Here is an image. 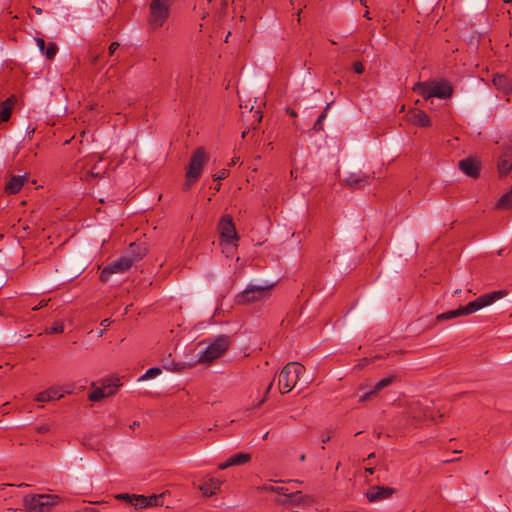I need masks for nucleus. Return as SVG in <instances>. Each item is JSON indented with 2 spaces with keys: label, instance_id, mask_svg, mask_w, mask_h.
Returning <instances> with one entry per match:
<instances>
[{
  "label": "nucleus",
  "instance_id": "obj_1",
  "mask_svg": "<svg viewBox=\"0 0 512 512\" xmlns=\"http://www.w3.org/2000/svg\"><path fill=\"white\" fill-rule=\"evenodd\" d=\"M504 294H505L504 291H493V292L484 294V295L478 297L476 300L469 302L465 306H461L457 309L450 310V311L439 314L436 317V320L444 321V320H450V319H454L456 317L472 314L486 306L493 304L497 300L501 299L504 296Z\"/></svg>",
  "mask_w": 512,
  "mask_h": 512
},
{
  "label": "nucleus",
  "instance_id": "obj_2",
  "mask_svg": "<svg viewBox=\"0 0 512 512\" xmlns=\"http://www.w3.org/2000/svg\"><path fill=\"white\" fill-rule=\"evenodd\" d=\"M209 157L203 147H198L191 155L187 171L185 174V183L183 189L188 191L202 175L203 167L208 162Z\"/></svg>",
  "mask_w": 512,
  "mask_h": 512
},
{
  "label": "nucleus",
  "instance_id": "obj_3",
  "mask_svg": "<svg viewBox=\"0 0 512 512\" xmlns=\"http://www.w3.org/2000/svg\"><path fill=\"white\" fill-rule=\"evenodd\" d=\"M230 346V337L219 335L208 341V345L197 354L199 363H211L223 355Z\"/></svg>",
  "mask_w": 512,
  "mask_h": 512
},
{
  "label": "nucleus",
  "instance_id": "obj_4",
  "mask_svg": "<svg viewBox=\"0 0 512 512\" xmlns=\"http://www.w3.org/2000/svg\"><path fill=\"white\" fill-rule=\"evenodd\" d=\"M305 368L298 362L288 363L280 372L278 377V385L281 393L290 392L297 384L300 376L304 373Z\"/></svg>",
  "mask_w": 512,
  "mask_h": 512
},
{
  "label": "nucleus",
  "instance_id": "obj_5",
  "mask_svg": "<svg viewBox=\"0 0 512 512\" xmlns=\"http://www.w3.org/2000/svg\"><path fill=\"white\" fill-rule=\"evenodd\" d=\"M143 257V253H139L134 256H122L108 265H106L100 274V280L102 282H108L111 275L123 274L127 272L139 259Z\"/></svg>",
  "mask_w": 512,
  "mask_h": 512
},
{
  "label": "nucleus",
  "instance_id": "obj_6",
  "mask_svg": "<svg viewBox=\"0 0 512 512\" xmlns=\"http://www.w3.org/2000/svg\"><path fill=\"white\" fill-rule=\"evenodd\" d=\"M413 91L422 95L426 100L432 97L446 99L452 94V88L446 81L435 82L432 84L427 82H418L414 85Z\"/></svg>",
  "mask_w": 512,
  "mask_h": 512
},
{
  "label": "nucleus",
  "instance_id": "obj_7",
  "mask_svg": "<svg viewBox=\"0 0 512 512\" xmlns=\"http://www.w3.org/2000/svg\"><path fill=\"white\" fill-rule=\"evenodd\" d=\"M60 502V497L54 494H38L26 496L23 504L27 512H48Z\"/></svg>",
  "mask_w": 512,
  "mask_h": 512
},
{
  "label": "nucleus",
  "instance_id": "obj_8",
  "mask_svg": "<svg viewBox=\"0 0 512 512\" xmlns=\"http://www.w3.org/2000/svg\"><path fill=\"white\" fill-rule=\"evenodd\" d=\"M172 0H151L148 23L153 29L162 27L169 17Z\"/></svg>",
  "mask_w": 512,
  "mask_h": 512
},
{
  "label": "nucleus",
  "instance_id": "obj_9",
  "mask_svg": "<svg viewBox=\"0 0 512 512\" xmlns=\"http://www.w3.org/2000/svg\"><path fill=\"white\" fill-rule=\"evenodd\" d=\"M272 285L259 286L249 285L245 290L238 293L235 297L237 304H249L252 302L260 301L269 295V291Z\"/></svg>",
  "mask_w": 512,
  "mask_h": 512
},
{
  "label": "nucleus",
  "instance_id": "obj_10",
  "mask_svg": "<svg viewBox=\"0 0 512 512\" xmlns=\"http://www.w3.org/2000/svg\"><path fill=\"white\" fill-rule=\"evenodd\" d=\"M120 386L121 383L118 378L106 379L102 383V386L93 389V391L89 394V400L97 402L106 397H109L115 394Z\"/></svg>",
  "mask_w": 512,
  "mask_h": 512
},
{
  "label": "nucleus",
  "instance_id": "obj_11",
  "mask_svg": "<svg viewBox=\"0 0 512 512\" xmlns=\"http://www.w3.org/2000/svg\"><path fill=\"white\" fill-rule=\"evenodd\" d=\"M277 503L283 505L286 508H294L296 506H308L312 503V499L303 495L298 490H292L290 488L288 494L284 498H277Z\"/></svg>",
  "mask_w": 512,
  "mask_h": 512
},
{
  "label": "nucleus",
  "instance_id": "obj_12",
  "mask_svg": "<svg viewBox=\"0 0 512 512\" xmlns=\"http://www.w3.org/2000/svg\"><path fill=\"white\" fill-rule=\"evenodd\" d=\"M218 229L220 232L221 238L228 244L233 243L238 240L237 232L235 225L233 223L232 217L229 215H225L221 218Z\"/></svg>",
  "mask_w": 512,
  "mask_h": 512
},
{
  "label": "nucleus",
  "instance_id": "obj_13",
  "mask_svg": "<svg viewBox=\"0 0 512 512\" xmlns=\"http://www.w3.org/2000/svg\"><path fill=\"white\" fill-rule=\"evenodd\" d=\"M372 176L362 171L352 172L344 178V182L347 186L358 189L362 188L370 183Z\"/></svg>",
  "mask_w": 512,
  "mask_h": 512
},
{
  "label": "nucleus",
  "instance_id": "obj_14",
  "mask_svg": "<svg viewBox=\"0 0 512 512\" xmlns=\"http://www.w3.org/2000/svg\"><path fill=\"white\" fill-rule=\"evenodd\" d=\"M394 490L390 487L372 486L367 492L366 496L369 502H377L388 499L392 496Z\"/></svg>",
  "mask_w": 512,
  "mask_h": 512
},
{
  "label": "nucleus",
  "instance_id": "obj_15",
  "mask_svg": "<svg viewBox=\"0 0 512 512\" xmlns=\"http://www.w3.org/2000/svg\"><path fill=\"white\" fill-rule=\"evenodd\" d=\"M250 459H251L250 454L239 452V453L233 454L225 462L219 464L218 468L220 470H225L232 466L243 465V464L249 462Z\"/></svg>",
  "mask_w": 512,
  "mask_h": 512
},
{
  "label": "nucleus",
  "instance_id": "obj_16",
  "mask_svg": "<svg viewBox=\"0 0 512 512\" xmlns=\"http://www.w3.org/2000/svg\"><path fill=\"white\" fill-rule=\"evenodd\" d=\"M408 414L415 420L432 418V413L428 407H424L420 401L413 402L410 405Z\"/></svg>",
  "mask_w": 512,
  "mask_h": 512
},
{
  "label": "nucleus",
  "instance_id": "obj_17",
  "mask_svg": "<svg viewBox=\"0 0 512 512\" xmlns=\"http://www.w3.org/2000/svg\"><path fill=\"white\" fill-rule=\"evenodd\" d=\"M459 169L469 177L476 178L479 175V163L472 159L466 158L459 162Z\"/></svg>",
  "mask_w": 512,
  "mask_h": 512
},
{
  "label": "nucleus",
  "instance_id": "obj_18",
  "mask_svg": "<svg viewBox=\"0 0 512 512\" xmlns=\"http://www.w3.org/2000/svg\"><path fill=\"white\" fill-rule=\"evenodd\" d=\"M159 500L160 497L156 495L146 497L144 495L133 494L131 505H133L136 509L145 508L148 506L159 505Z\"/></svg>",
  "mask_w": 512,
  "mask_h": 512
},
{
  "label": "nucleus",
  "instance_id": "obj_19",
  "mask_svg": "<svg viewBox=\"0 0 512 512\" xmlns=\"http://www.w3.org/2000/svg\"><path fill=\"white\" fill-rule=\"evenodd\" d=\"M26 181L27 175L12 176L5 185V192L8 194L18 193Z\"/></svg>",
  "mask_w": 512,
  "mask_h": 512
},
{
  "label": "nucleus",
  "instance_id": "obj_20",
  "mask_svg": "<svg viewBox=\"0 0 512 512\" xmlns=\"http://www.w3.org/2000/svg\"><path fill=\"white\" fill-rule=\"evenodd\" d=\"M408 117H409V120L414 125H417L420 127H428L431 124L429 116L424 111H421V110H416V109L411 110L408 113Z\"/></svg>",
  "mask_w": 512,
  "mask_h": 512
},
{
  "label": "nucleus",
  "instance_id": "obj_21",
  "mask_svg": "<svg viewBox=\"0 0 512 512\" xmlns=\"http://www.w3.org/2000/svg\"><path fill=\"white\" fill-rule=\"evenodd\" d=\"M493 85L505 94L512 93V80L505 75H495L493 78Z\"/></svg>",
  "mask_w": 512,
  "mask_h": 512
},
{
  "label": "nucleus",
  "instance_id": "obj_22",
  "mask_svg": "<svg viewBox=\"0 0 512 512\" xmlns=\"http://www.w3.org/2000/svg\"><path fill=\"white\" fill-rule=\"evenodd\" d=\"M221 481L216 478H209L203 484L200 485L199 489L205 496H212L217 493L220 489Z\"/></svg>",
  "mask_w": 512,
  "mask_h": 512
},
{
  "label": "nucleus",
  "instance_id": "obj_23",
  "mask_svg": "<svg viewBox=\"0 0 512 512\" xmlns=\"http://www.w3.org/2000/svg\"><path fill=\"white\" fill-rule=\"evenodd\" d=\"M15 102H16V98L13 95L8 97L5 101L2 102L1 109H0V123L6 122L9 120V118L11 117L12 109H13Z\"/></svg>",
  "mask_w": 512,
  "mask_h": 512
},
{
  "label": "nucleus",
  "instance_id": "obj_24",
  "mask_svg": "<svg viewBox=\"0 0 512 512\" xmlns=\"http://www.w3.org/2000/svg\"><path fill=\"white\" fill-rule=\"evenodd\" d=\"M512 169V152L506 151L500 158L498 163V171L501 176L507 175Z\"/></svg>",
  "mask_w": 512,
  "mask_h": 512
},
{
  "label": "nucleus",
  "instance_id": "obj_25",
  "mask_svg": "<svg viewBox=\"0 0 512 512\" xmlns=\"http://www.w3.org/2000/svg\"><path fill=\"white\" fill-rule=\"evenodd\" d=\"M63 394L59 388H49L46 391L40 392L36 396L38 402H48L55 399H61Z\"/></svg>",
  "mask_w": 512,
  "mask_h": 512
},
{
  "label": "nucleus",
  "instance_id": "obj_26",
  "mask_svg": "<svg viewBox=\"0 0 512 512\" xmlns=\"http://www.w3.org/2000/svg\"><path fill=\"white\" fill-rule=\"evenodd\" d=\"M496 208L503 210L512 209V186L511 189L498 200Z\"/></svg>",
  "mask_w": 512,
  "mask_h": 512
},
{
  "label": "nucleus",
  "instance_id": "obj_27",
  "mask_svg": "<svg viewBox=\"0 0 512 512\" xmlns=\"http://www.w3.org/2000/svg\"><path fill=\"white\" fill-rule=\"evenodd\" d=\"M265 491L274 492L279 495V498H284L288 494L290 488L287 486H273V485H265L263 487Z\"/></svg>",
  "mask_w": 512,
  "mask_h": 512
},
{
  "label": "nucleus",
  "instance_id": "obj_28",
  "mask_svg": "<svg viewBox=\"0 0 512 512\" xmlns=\"http://www.w3.org/2000/svg\"><path fill=\"white\" fill-rule=\"evenodd\" d=\"M330 108V103H328L326 105V107L324 108V111L318 116L316 122L314 123L313 125V130L315 132H320L323 130V123L327 117V113H328V110Z\"/></svg>",
  "mask_w": 512,
  "mask_h": 512
},
{
  "label": "nucleus",
  "instance_id": "obj_29",
  "mask_svg": "<svg viewBox=\"0 0 512 512\" xmlns=\"http://www.w3.org/2000/svg\"><path fill=\"white\" fill-rule=\"evenodd\" d=\"M395 380V376H387L382 378L380 381H378L374 386V392L378 393L382 389L386 388L387 386L391 385Z\"/></svg>",
  "mask_w": 512,
  "mask_h": 512
},
{
  "label": "nucleus",
  "instance_id": "obj_30",
  "mask_svg": "<svg viewBox=\"0 0 512 512\" xmlns=\"http://www.w3.org/2000/svg\"><path fill=\"white\" fill-rule=\"evenodd\" d=\"M161 374V369L158 367L149 368L140 378L139 381H145L148 379H153Z\"/></svg>",
  "mask_w": 512,
  "mask_h": 512
},
{
  "label": "nucleus",
  "instance_id": "obj_31",
  "mask_svg": "<svg viewBox=\"0 0 512 512\" xmlns=\"http://www.w3.org/2000/svg\"><path fill=\"white\" fill-rule=\"evenodd\" d=\"M58 51L57 45L53 42H50L47 47H45L44 54L48 59H53Z\"/></svg>",
  "mask_w": 512,
  "mask_h": 512
},
{
  "label": "nucleus",
  "instance_id": "obj_32",
  "mask_svg": "<svg viewBox=\"0 0 512 512\" xmlns=\"http://www.w3.org/2000/svg\"><path fill=\"white\" fill-rule=\"evenodd\" d=\"M229 170L228 169H222L220 170L218 173H216L213 177H214V180L216 181H220V180H223L225 178H227L229 176Z\"/></svg>",
  "mask_w": 512,
  "mask_h": 512
},
{
  "label": "nucleus",
  "instance_id": "obj_33",
  "mask_svg": "<svg viewBox=\"0 0 512 512\" xmlns=\"http://www.w3.org/2000/svg\"><path fill=\"white\" fill-rule=\"evenodd\" d=\"M332 437V430L322 431L320 434V440L322 443H327Z\"/></svg>",
  "mask_w": 512,
  "mask_h": 512
},
{
  "label": "nucleus",
  "instance_id": "obj_34",
  "mask_svg": "<svg viewBox=\"0 0 512 512\" xmlns=\"http://www.w3.org/2000/svg\"><path fill=\"white\" fill-rule=\"evenodd\" d=\"M63 332V324L55 322L49 329V333H62Z\"/></svg>",
  "mask_w": 512,
  "mask_h": 512
},
{
  "label": "nucleus",
  "instance_id": "obj_35",
  "mask_svg": "<svg viewBox=\"0 0 512 512\" xmlns=\"http://www.w3.org/2000/svg\"><path fill=\"white\" fill-rule=\"evenodd\" d=\"M353 70L355 73L361 74L364 71V65L361 62H355L353 64Z\"/></svg>",
  "mask_w": 512,
  "mask_h": 512
},
{
  "label": "nucleus",
  "instance_id": "obj_36",
  "mask_svg": "<svg viewBox=\"0 0 512 512\" xmlns=\"http://www.w3.org/2000/svg\"><path fill=\"white\" fill-rule=\"evenodd\" d=\"M374 394H376V392H374V389H372V390L364 393L363 395H361L360 398H359V401L360 402H365Z\"/></svg>",
  "mask_w": 512,
  "mask_h": 512
},
{
  "label": "nucleus",
  "instance_id": "obj_37",
  "mask_svg": "<svg viewBox=\"0 0 512 512\" xmlns=\"http://www.w3.org/2000/svg\"><path fill=\"white\" fill-rule=\"evenodd\" d=\"M36 43H37V46L39 48V50L44 53V50H45V41L42 39V38H36Z\"/></svg>",
  "mask_w": 512,
  "mask_h": 512
},
{
  "label": "nucleus",
  "instance_id": "obj_38",
  "mask_svg": "<svg viewBox=\"0 0 512 512\" xmlns=\"http://www.w3.org/2000/svg\"><path fill=\"white\" fill-rule=\"evenodd\" d=\"M133 494H119L117 495V499L125 500L131 504Z\"/></svg>",
  "mask_w": 512,
  "mask_h": 512
},
{
  "label": "nucleus",
  "instance_id": "obj_39",
  "mask_svg": "<svg viewBox=\"0 0 512 512\" xmlns=\"http://www.w3.org/2000/svg\"><path fill=\"white\" fill-rule=\"evenodd\" d=\"M272 386H273V382H271V383L267 386L266 391H265V397H264V398H263V399H262V400L257 404V406L262 405V404L266 401L267 396H268V394H269V392H270V390H271Z\"/></svg>",
  "mask_w": 512,
  "mask_h": 512
},
{
  "label": "nucleus",
  "instance_id": "obj_40",
  "mask_svg": "<svg viewBox=\"0 0 512 512\" xmlns=\"http://www.w3.org/2000/svg\"><path fill=\"white\" fill-rule=\"evenodd\" d=\"M119 48V43L118 42H112L109 46V54L110 55H113L114 52Z\"/></svg>",
  "mask_w": 512,
  "mask_h": 512
},
{
  "label": "nucleus",
  "instance_id": "obj_41",
  "mask_svg": "<svg viewBox=\"0 0 512 512\" xmlns=\"http://www.w3.org/2000/svg\"><path fill=\"white\" fill-rule=\"evenodd\" d=\"M47 302H48V301H46V300H42V301H40L36 306H34L32 309H33L34 311H37V310H39V309L43 308L44 306H46V305H47Z\"/></svg>",
  "mask_w": 512,
  "mask_h": 512
},
{
  "label": "nucleus",
  "instance_id": "obj_42",
  "mask_svg": "<svg viewBox=\"0 0 512 512\" xmlns=\"http://www.w3.org/2000/svg\"><path fill=\"white\" fill-rule=\"evenodd\" d=\"M211 1H212V0H204V1H202V2L199 4V8H200L201 10H203V11H204V10H205V5H206V4H210V3H211Z\"/></svg>",
  "mask_w": 512,
  "mask_h": 512
},
{
  "label": "nucleus",
  "instance_id": "obj_43",
  "mask_svg": "<svg viewBox=\"0 0 512 512\" xmlns=\"http://www.w3.org/2000/svg\"><path fill=\"white\" fill-rule=\"evenodd\" d=\"M112 323V320L110 318H106L102 320L101 325L104 327H108Z\"/></svg>",
  "mask_w": 512,
  "mask_h": 512
},
{
  "label": "nucleus",
  "instance_id": "obj_44",
  "mask_svg": "<svg viewBox=\"0 0 512 512\" xmlns=\"http://www.w3.org/2000/svg\"><path fill=\"white\" fill-rule=\"evenodd\" d=\"M254 116L257 117L258 122L262 120V115L260 114V111H255Z\"/></svg>",
  "mask_w": 512,
  "mask_h": 512
},
{
  "label": "nucleus",
  "instance_id": "obj_45",
  "mask_svg": "<svg viewBox=\"0 0 512 512\" xmlns=\"http://www.w3.org/2000/svg\"><path fill=\"white\" fill-rule=\"evenodd\" d=\"M38 431L40 433H45V432L48 431V427L47 426H41V427L38 428Z\"/></svg>",
  "mask_w": 512,
  "mask_h": 512
},
{
  "label": "nucleus",
  "instance_id": "obj_46",
  "mask_svg": "<svg viewBox=\"0 0 512 512\" xmlns=\"http://www.w3.org/2000/svg\"><path fill=\"white\" fill-rule=\"evenodd\" d=\"M287 112H288V114H289L291 117H296V116H297V113H296L294 110H288Z\"/></svg>",
  "mask_w": 512,
  "mask_h": 512
},
{
  "label": "nucleus",
  "instance_id": "obj_47",
  "mask_svg": "<svg viewBox=\"0 0 512 512\" xmlns=\"http://www.w3.org/2000/svg\"><path fill=\"white\" fill-rule=\"evenodd\" d=\"M365 471L368 472L369 474H373L374 468L373 467H366Z\"/></svg>",
  "mask_w": 512,
  "mask_h": 512
},
{
  "label": "nucleus",
  "instance_id": "obj_48",
  "mask_svg": "<svg viewBox=\"0 0 512 512\" xmlns=\"http://www.w3.org/2000/svg\"><path fill=\"white\" fill-rule=\"evenodd\" d=\"M136 426H139V422L135 421L133 425L131 426L132 429H134Z\"/></svg>",
  "mask_w": 512,
  "mask_h": 512
},
{
  "label": "nucleus",
  "instance_id": "obj_49",
  "mask_svg": "<svg viewBox=\"0 0 512 512\" xmlns=\"http://www.w3.org/2000/svg\"><path fill=\"white\" fill-rule=\"evenodd\" d=\"M373 457H375V453H371V454H369V456H368L367 460H370V459H371V458H373Z\"/></svg>",
  "mask_w": 512,
  "mask_h": 512
},
{
  "label": "nucleus",
  "instance_id": "obj_50",
  "mask_svg": "<svg viewBox=\"0 0 512 512\" xmlns=\"http://www.w3.org/2000/svg\"><path fill=\"white\" fill-rule=\"evenodd\" d=\"M269 432H266L263 436V439L266 440L268 438Z\"/></svg>",
  "mask_w": 512,
  "mask_h": 512
},
{
  "label": "nucleus",
  "instance_id": "obj_51",
  "mask_svg": "<svg viewBox=\"0 0 512 512\" xmlns=\"http://www.w3.org/2000/svg\"><path fill=\"white\" fill-rule=\"evenodd\" d=\"M207 15H208V13L203 12V14H202V18H203V19H204V18H206V16H207Z\"/></svg>",
  "mask_w": 512,
  "mask_h": 512
},
{
  "label": "nucleus",
  "instance_id": "obj_52",
  "mask_svg": "<svg viewBox=\"0 0 512 512\" xmlns=\"http://www.w3.org/2000/svg\"><path fill=\"white\" fill-rule=\"evenodd\" d=\"M215 190H216V191H219V190H220V184H218L217 186H215Z\"/></svg>",
  "mask_w": 512,
  "mask_h": 512
},
{
  "label": "nucleus",
  "instance_id": "obj_53",
  "mask_svg": "<svg viewBox=\"0 0 512 512\" xmlns=\"http://www.w3.org/2000/svg\"><path fill=\"white\" fill-rule=\"evenodd\" d=\"M300 460H301V461H304V460H305V455H304V454L300 456Z\"/></svg>",
  "mask_w": 512,
  "mask_h": 512
},
{
  "label": "nucleus",
  "instance_id": "obj_54",
  "mask_svg": "<svg viewBox=\"0 0 512 512\" xmlns=\"http://www.w3.org/2000/svg\"><path fill=\"white\" fill-rule=\"evenodd\" d=\"M246 135H247V132H246V131H244V132L242 133V138H245V137H246Z\"/></svg>",
  "mask_w": 512,
  "mask_h": 512
},
{
  "label": "nucleus",
  "instance_id": "obj_55",
  "mask_svg": "<svg viewBox=\"0 0 512 512\" xmlns=\"http://www.w3.org/2000/svg\"><path fill=\"white\" fill-rule=\"evenodd\" d=\"M226 7H227V2H226V1H224V2H223V8H226Z\"/></svg>",
  "mask_w": 512,
  "mask_h": 512
},
{
  "label": "nucleus",
  "instance_id": "obj_56",
  "mask_svg": "<svg viewBox=\"0 0 512 512\" xmlns=\"http://www.w3.org/2000/svg\"><path fill=\"white\" fill-rule=\"evenodd\" d=\"M505 3H510L512 0H503Z\"/></svg>",
  "mask_w": 512,
  "mask_h": 512
}]
</instances>
